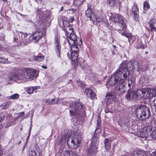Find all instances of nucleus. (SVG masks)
Returning <instances> with one entry per match:
<instances>
[{"label": "nucleus", "instance_id": "nucleus-8", "mask_svg": "<svg viewBox=\"0 0 156 156\" xmlns=\"http://www.w3.org/2000/svg\"><path fill=\"white\" fill-rule=\"evenodd\" d=\"M66 36L68 37V41L71 48H72V47L78 48V45L80 46L82 44L81 40H80L79 43L77 42V37L74 33H70L69 35H67Z\"/></svg>", "mask_w": 156, "mask_h": 156}, {"label": "nucleus", "instance_id": "nucleus-57", "mask_svg": "<svg viewBox=\"0 0 156 156\" xmlns=\"http://www.w3.org/2000/svg\"><path fill=\"white\" fill-rule=\"evenodd\" d=\"M2 1L5 2H6L7 1V0H2Z\"/></svg>", "mask_w": 156, "mask_h": 156}, {"label": "nucleus", "instance_id": "nucleus-47", "mask_svg": "<svg viewBox=\"0 0 156 156\" xmlns=\"http://www.w3.org/2000/svg\"><path fill=\"white\" fill-rule=\"evenodd\" d=\"M50 102V99H48L46 100H44L43 101V102L46 104H49V103Z\"/></svg>", "mask_w": 156, "mask_h": 156}, {"label": "nucleus", "instance_id": "nucleus-58", "mask_svg": "<svg viewBox=\"0 0 156 156\" xmlns=\"http://www.w3.org/2000/svg\"><path fill=\"white\" fill-rule=\"evenodd\" d=\"M134 151H132V152L131 153V156H131V154H132V153H133V152Z\"/></svg>", "mask_w": 156, "mask_h": 156}, {"label": "nucleus", "instance_id": "nucleus-11", "mask_svg": "<svg viewBox=\"0 0 156 156\" xmlns=\"http://www.w3.org/2000/svg\"><path fill=\"white\" fill-rule=\"evenodd\" d=\"M132 156H156V150L150 154L142 150L134 151L131 154Z\"/></svg>", "mask_w": 156, "mask_h": 156}, {"label": "nucleus", "instance_id": "nucleus-12", "mask_svg": "<svg viewBox=\"0 0 156 156\" xmlns=\"http://www.w3.org/2000/svg\"><path fill=\"white\" fill-rule=\"evenodd\" d=\"M40 153L41 150L39 147L35 145L30 147L29 151V156H40Z\"/></svg>", "mask_w": 156, "mask_h": 156}, {"label": "nucleus", "instance_id": "nucleus-61", "mask_svg": "<svg viewBox=\"0 0 156 156\" xmlns=\"http://www.w3.org/2000/svg\"><path fill=\"white\" fill-rule=\"evenodd\" d=\"M110 24L111 25L112 24V23H110Z\"/></svg>", "mask_w": 156, "mask_h": 156}, {"label": "nucleus", "instance_id": "nucleus-7", "mask_svg": "<svg viewBox=\"0 0 156 156\" xmlns=\"http://www.w3.org/2000/svg\"><path fill=\"white\" fill-rule=\"evenodd\" d=\"M98 144V139L93 136L91 139V144L87 151V154L90 156H92L97 152Z\"/></svg>", "mask_w": 156, "mask_h": 156}, {"label": "nucleus", "instance_id": "nucleus-53", "mask_svg": "<svg viewBox=\"0 0 156 156\" xmlns=\"http://www.w3.org/2000/svg\"><path fill=\"white\" fill-rule=\"evenodd\" d=\"M42 67L44 69H46V68H47V67L46 66H42Z\"/></svg>", "mask_w": 156, "mask_h": 156}, {"label": "nucleus", "instance_id": "nucleus-21", "mask_svg": "<svg viewBox=\"0 0 156 156\" xmlns=\"http://www.w3.org/2000/svg\"><path fill=\"white\" fill-rule=\"evenodd\" d=\"M105 147L107 151L111 148L110 141L108 139L105 138L104 141Z\"/></svg>", "mask_w": 156, "mask_h": 156}, {"label": "nucleus", "instance_id": "nucleus-38", "mask_svg": "<svg viewBox=\"0 0 156 156\" xmlns=\"http://www.w3.org/2000/svg\"><path fill=\"white\" fill-rule=\"evenodd\" d=\"M151 134L153 139H156V129H154Z\"/></svg>", "mask_w": 156, "mask_h": 156}, {"label": "nucleus", "instance_id": "nucleus-37", "mask_svg": "<svg viewBox=\"0 0 156 156\" xmlns=\"http://www.w3.org/2000/svg\"><path fill=\"white\" fill-rule=\"evenodd\" d=\"M58 100L56 99H50V102L49 103V104H54L57 103Z\"/></svg>", "mask_w": 156, "mask_h": 156}, {"label": "nucleus", "instance_id": "nucleus-56", "mask_svg": "<svg viewBox=\"0 0 156 156\" xmlns=\"http://www.w3.org/2000/svg\"><path fill=\"white\" fill-rule=\"evenodd\" d=\"M63 9V7L62 6L61 8L60 11H62Z\"/></svg>", "mask_w": 156, "mask_h": 156}, {"label": "nucleus", "instance_id": "nucleus-1", "mask_svg": "<svg viewBox=\"0 0 156 156\" xmlns=\"http://www.w3.org/2000/svg\"><path fill=\"white\" fill-rule=\"evenodd\" d=\"M138 67V62L137 61L133 60L129 62L124 61L116 71L107 80V85L113 86L116 84L117 87H115V89L119 91L121 93L129 91L131 89V87L134 86L135 82L134 80H129L128 83L129 88L126 89L125 79L129 76L130 71H133L136 67Z\"/></svg>", "mask_w": 156, "mask_h": 156}, {"label": "nucleus", "instance_id": "nucleus-41", "mask_svg": "<svg viewBox=\"0 0 156 156\" xmlns=\"http://www.w3.org/2000/svg\"><path fill=\"white\" fill-rule=\"evenodd\" d=\"M17 116L16 117L17 118H22L23 119L24 118V112H22L20 113H18L17 114Z\"/></svg>", "mask_w": 156, "mask_h": 156}, {"label": "nucleus", "instance_id": "nucleus-35", "mask_svg": "<svg viewBox=\"0 0 156 156\" xmlns=\"http://www.w3.org/2000/svg\"><path fill=\"white\" fill-rule=\"evenodd\" d=\"M18 34L19 36H21V40L25 39L27 36V34L26 33H23L22 32H19Z\"/></svg>", "mask_w": 156, "mask_h": 156}, {"label": "nucleus", "instance_id": "nucleus-17", "mask_svg": "<svg viewBox=\"0 0 156 156\" xmlns=\"http://www.w3.org/2000/svg\"><path fill=\"white\" fill-rule=\"evenodd\" d=\"M94 17L93 19H92V21L94 24H96L98 23L104 22L106 25H108V22L107 20L104 19H102L101 17L97 16L95 15H94Z\"/></svg>", "mask_w": 156, "mask_h": 156}, {"label": "nucleus", "instance_id": "nucleus-48", "mask_svg": "<svg viewBox=\"0 0 156 156\" xmlns=\"http://www.w3.org/2000/svg\"><path fill=\"white\" fill-rule=\"evenodd\" d=\"M74 20V18L73 17H71L69 19V21L70 23H72Z\"/></svg>", "mask_w": 156, "mask_h": 156}, {"label": "nucleus", "instance_id": "nucleus-42", "mask_svg": "<svg viewBox=\"0 0 156 156\" xmlns=\"http://www.w3.org/2000/svg\"><path fill=\"white\" fill-rule=\"evenodd\" d=\"M0 62L3 63H9L7 59H5L3 58H0Z\"/></svg>", "mask_w": 156, "mask_h": 156}, {"label": "nucleus", "instance_id": "nucleus-19", "mask_svg": "<svg viewBox=\"0 0 156 156\" xmlns=\"http://www.w3.org/2000/svg\"><path fill=\"white\" fill-rule=\"evenodd\" d=\"M132 12L135 18H137L138 16L139 9L136 3H134L132 7Z\"/></svg>", "mask_w": 156, "mask_h": 156}, {"label": "nucleus", "instance_id": "nucleus-18", "mask_svg": "<svg viewBox=\"0 0 156 156\" xmlns=\"http://www.w3.org/2000/svg\"><path fill=\"white\" fill-rule=\"evenodd\" d=\"M46 10L45 9L41 8L37 9V17L38 16L40 20H42L44 16V13Z\"/></svg>", "mask_w": 156, "mask_h": 156}, {"label": "nucleus", "instance_id": "nucleus-28", "mask_svg": "<svg viewBox=\"0 0 156 156\" xmlns=\"http://www.w3.org/2000/svg\"><path fill=\"white\" fill-rule=\"evenodd\" d=\"M150 8V5L149 3L145 1L144 2L143 4V8L144 10L147 11Z\"/></svg>", "mask_w": 156, "mask_h": 156}, {"label": "nucleus", "instance_id": "nucleus-5", "mask_svg": "<svg viewBox=\"0 0 156 156\" xmlns=\"http://www.w3.org/2000/svg\"><path fill=\"white\" fill-rule=\"evenodd\" d=\"M69 113L72 118L83 116L85 114V111L82 108L83 105L80 102L73 101L70 104Z\"/></svg>", "mask_w": 156, "mask_h": 156}, {"label": "nucleus", "instance_id": "nucleus-55", "mask_svg": "<svg viewBox=\"0 0 156 156\" xmlns=\"http://www.w3.org/2000/svg\"><path fill=\"white\" fill-rule=\"evenodd\" d=\"M17 41V39L15 38H14V42H16Z\"/></svg>", "mask_w": 156, "mask_h": 156}, {"label": "nucleus", "instance_id": "nucleus-20", "mask_svg": "<svg viewBox=\"0 0 156 156\" xmlns=\"http://www.w3.org/2000/svg\"><path fill=\"white\" fill-rule=\"evenodd\" d=\"M125 98L128 100H132L136 98V94L134 92L131 91L126 94Z\"/></svg>", "mask_w": 156, "mask_h": 156}, {"label": "nucleus", "instance_id": "nucleus-32", "mask_svg": "<svg viewBox=\"0 0 156 156\" xmlns=\"http://www.w3.org/2000/svg\"><path fill=\"white\" fill-rule=\"evenodd\" d=\"M19 98V95L17 94H14L9 97V99L12 100L17 99Z\"/></svg>", "mask_w": 156, "mask_h": 156}, {"label": "nucleus", "instance_id": "nucleus-33", "mask_svg": "<svg viewBox=\"0 0 156 156\" xmlns=\"http://www.w3.org/2000/svg\"><path fill=\"white\" fill-rule=\"evenodd\" d=\"M72 3V1L71 0L66 1L63 3L64 7H69Z\"/></svg>", "mask_w": 156, "mask_h": 156}, {"label": "nucleus", "instance_id": "nucleus-59", "mask_svg": "<svg viewBox=\"0 0 156 156\" xmlns=\"http://www.w3.org/2000/svg\"><path fill=\"white\" fill-rule=\"evenodd\" d=\"M2 119L0 117V122L1 121Z\"/></svg>", "mask_w": 156, "mask_h": 156}, {"label": "nucleus", "instance_id": "nucleus-9", "mask_svg": "<svg viewBox=\"0 0 156 156\" xmlns=\"http://www.w3.org/2000/svg\"><path fill=\"white\" fill-rule=\"evenodd\" d=\"M54 49L57 56L58 58H60V54L61 48L60 41L59 36L58 35H55L54 40Z\"/></svg>", "mask_w": 156, "mask_h": 156}, {"label": "nucleus", "instance_id": "nucleus-60", "mask_svg": "<svg viewBox=\"0 0 156 156\" xmlns=\"http://www.w3.org/2000/svg\"><path fill=\"white\" fill-rule=\"evenodd\" d=\"M2 96V94H0V97H1Z\"/></svg>", "mask_w": 156, "mask_h": 156}, {"label": "nucleus", "instance_id": "nucleus-10", "mask_svg": "<svg viewBox=\"0 0 156 156\" xmlns=\"http://www.w3.org/2000/svg\"><path fill=\"white\" fill-rule=\"evenodd\" d=\"M44 34V33L42 31H36L33 33L29 37L30 42L36 43L40 40Z\"/></svg>", "mask_w": 156, "mask_h": 156}, {"label": "nucleus", "instance_id": "nucleus-30", "mask_svg": "<svg viewBox=\"0 0 156 156\" xmlns=\"http://www.w3.org/2000/svg\"><path fill=\"white\" fill-rule=\"evenodd\" d=\"M11 104L10 102H6L3 104L2 106L3 109H5L7 108Z\"/></svg>", "mask_w": 156, "mask_h": 156}, {"label": "nucleus", "instance_id": "nucleus-24", "mask_svg": "<svg viewBox=\"0 0 156 156\" xmlns=\"http://www.w3.org/2000/svg\"><path fill=\"white\" fill-rule=\"evenodd\" d=\"M84 1V0H74L73 4L74 5L76 6H77L79 8V7L82 4Z\"/></svg>", "mask_w": 156, "mask_h": 156}, {"label": "nucleus", "instance_id": "nucleus-36", "mask_svg": "<svg viewBox=\"0 0 156 156\" xmlns=\"http://www.w3.org/2000/svg\"><path fill=\"white\" fill-rule=\"evenodd\" d=\"M34 91V87H28L27 91L28 94H31L33 93Z\"/></svg>", "mask_w": 156, "mask_h": 156}, {"label": "nucleus", "instance_id": "nucleus-40", "mask_svg": "<svg viewBox=\"0 0 156 156\" xmlns=\"http://www.w3.org/2000/svg\"><path fill=\"white\" fill-rule=\"evenodd\" d=\"M78 9L79 8L77 7V6H76L72 4L71 6V8L69 9L75 12L76 10H78Z\"/></svg>", "mask_w": 156, "mask_h": 156}, {"label": "nucleus", "instance_id": "nucleus-31", "mask_svg": "<svg viewBox=\"0 0 156 156\" xmlns=\"http://www.w3.org/2000/svg\"><path fill=\"white\" fill-rule=\"evenodd\" d=\"M76 83L78 86L80 87H83L84 86V81H81L80 79L77 80Z\"/></svg>", "mask_w": 156, "mask_h": 156}, {"label": "nucleus", "instance_id": "nucleus-45", "mask_svg": "<svg viewBox=\"0 0 156 156\" xmlns=\"http://www.w3.org/2000/svg\"><path fill=\"white\" fill-rule=\"evenodd\" d=\"M153 105L156 106V96L154 98L152 103L151 104Z\"/></svg>", "mask_w": 156, "mask_h": 156}, {"label": "nucleus", "instance_id": "nucleus-6", "mask_svg": "<svg viewBox=\"0 0 156 156\" xmlns=\"http://www.w3.org/2000/svg\"><path fill=\"white\" fill-rule=\"evenodd\" d=\"M133 113L136 114V117L140 120L146 119L151 116L150 109L143 105L136 106L133 109Z\"/></svg>", "mask_w": 156, "mask_h": 156}, {"label": "nucleus", "instance_id": "nucleus-39", "mask_svg": "<svg viewBox=\"0 0 156 156\" xmlns=\"http://www.w3.org/2000/svg\"><path fill=\"white\" fill-rule=\"evenodd\" d=\"M128 37V41L130 43H133L135 41V37L134 36H130H130Z\"/></svg>", "mask_w": 156, "mask_h": 156}, {"label": "nucleus", "instance_id": "nucleus-27", "mask_svg": "<svg viewBox=\"0 0 156 156\" xmlns=\"http://www.w3.org/2000/svg\"><path fill=\"white\" fill-rule=\"evenodd\" d=\"M70 33H73V29L71 27H67L66 28L65 34L66 35H69Z\"/></svg>", "mask_w": 156, "mask_h": 156}, {"label": "nucleus", "instance_id": "nucleus-26", "mask_svg": "<svg viewBox=\"0 0 156 156\" xmlns=\"http://www.w3.org/2000/svg\"><path fill=\"white\" fill-rule=\"evenodd\" d=\"M136 47L137 48H144L141 39H139L137 42Z\"/></svg>", "mask_w": 156, "mask_h": 156}, {"label": "nucleus", "instance_id": "nucleus-52", "mask_svg": "<svg viewBox=\"0 0 156 156\" xmlns=\"http://www.w3.org/2000/svg\"><path fill=\"white\" fill-rule=\"evenodd\" d=\"M34 87V90H36L37 89H38V87L35 86V87Z\"/></svg>", "mask_w": 156, "mask_h": 156}, {"label": "nucleus", "instance_id": "nucleus-16", "mask_svg": "<svg viewBox=\"0 0 156 156\" xmlns=\"http://www.w3.org/2000/svg\"><path fill=\"white\" fill-rule=\"evenodd\" d=\"M85 93L87 96L91 99H94L96 96L93 90L90 88L85 89Z\"/></svg>", "mask_w": 156, "mask_h": 156}, {"label": "nucleus", "instance_id": "nucleus-3", "mask_svg": "<svg viewBox=\"0 0 156 156\" xmlns=\"http://www.w3.org/2000/svg\"><path fill=\"white\" fill-rule=\"evenodd\" d=\"M70 138L69 135L68 134H65L62 136H59L57 140V143L58 145L63 146L67 142L68 146L71 148L75 149L79 145L81 141L80 134L76 135L75 133L70 142L69 141Z\"/></svg>", "mask_w": 156, "mask_h": 156}, {"label": "nucleus", "instance_id": "nucleus-50", "mask_svg": "<svg viewBox=\"0 0 156 156\" xmlns=\"http://www.w3.org/2000/svg\"><path fill=\"white\" fill-rule=\"evenodd\" d=\"M68 12L71 14H73L74 12H73V11H72V10H70L69 9H68Z\"/></svg>", "mask_w": 156, "mask_h": 156}, {"label": "nucleus", "instance_id": "nucleus-15", "mask_svg": "<svg viewBox=\"0 0 156 156\" xmlns=\"http://www.w3.org/2000/svg\"><path fill=\"white\" fill-rule=\"evenodd\" d=\"M107 5L111 7L116 6L118 7L119 9L121 6L120 2L119 0H107Z\"/></svg>", "mask_w": 156, "mask_h": 156}, {"label": "nucleus", "instance_id": "nucleus-29", "mask_svg": "<svg viewBox=\"0 0 156 156\" xmlns=\"http://www.w3.org/2000/svg\"><path fill=\"white\" fill-rule=\"evenodd\" d=\"M145 91L143 97L145 99H147L150 97L151 93L149 92V91H147L145 89Z\"/></svg>", "mask_w": 156, "mask_h": 156}, {"label": "nucleus", "instance_id": "nucleus-23", "mask_svg": "<svg viewBox=\"0 0 156 156\" xmlns=\"http://www.w3.org/2000/svg\"><path fill=\"white\" fill-rule=\"evenodd\" d=\"M145 89H142L141 90H137L136 93H135L136 94V97L138 96H140V97H144V94L145 92Z\"/></svg>", "mask_w": 156, "mask_h": 156}, {"label": "nucleus", "instance_id": "nucleus-2", "mask_svg": "<svg viewBox=\"0 0 156 156\" xmlns=\"http://www.w3.org/2000/svg\"><path fill=\"white\" fill-rule=\"evenodd\" d=\"M37 74V71L34 69L23 68L12 74L9 78L18 83H23L32 80L34 77H36Z\"/></svg>", "mask_w": 156, "mask_h": 156}, {"label": "nucleus", "instance_id": "nucleus-43", "mask_svg": "<svg viewBox=\"0 0 156 156\" xmlns=\"http://www.w3.org/2000/svg\"><path fill=\"white\" fill-rule=\"evenodd\" d=\"M151 31H156V27H155L154 25H152L151 23H149Z\"/></svg>", "mask_w": 156, "mask_h": 156}, {"label": "nucleus", "instance_id": "nucleus-34", "mask_svg": "<svg viewBox=\"0 0 156 156\" xmlns=\"http://www.w3.org/2000/svg\"><path fill=\"white\" fill-rule=\"evenodd\" d=\"M106 103L107 104H109L112 103L113 99L110 96H108V95L106 96Z\"/></svg>", "mask_w": 156, "mask_h": 156}, {"label": "nucleus", "instance_id": "nucleus-51", "mask_svg": "<svg viewBox=\"0 0 156 156\" xmlns=\"http://www.w3.org/2000/svg\"><path fill=\"white\" fill-rule=\"evenodd\" d=\"M113 153H114V148H113L112 149V151H111V152H110V153L111 154H112Z\"/></svg>", "mask_w": 156, "mask_h": 156}, {"label": "nucleus", "instance_id": "nucleus-4", "mask_svg": "<svg viewBox=\"0 0 156 156\" xmlns=\"http://www.w3.org/2000/svg\"><path fill=\"white\" fill-rule=\"evenodd\" d=\"M109 17V20L112 23H118L120 29H118L119 31L122 35L127 37H129V34L127 33L125 30L127 28V27L124 20V19L122 16L119 14L110 13L108 15Z\"/></svg>", "mask_w": 156, "mask_h": 156}, {"label": "nucleus", "instance_id": "nucleus-44", "mask_svg": "<svg viewBox=\"0 0 156 156\" xmlns=\"http://www.w3.org/2000/svg\"><path fill=\"white\" fill-rule=\"evenodd\" d=\"M151 23L152 25H154L156 23V20L154 18L152 19L151 20L149 23Z\"/></svg>", "mask_w": 156, "mask_h": 156}, {"label": "nucleus", "instance_id": "nucleus-25", "mask_svg": "<svg viewBox=\"0 0 156 156\" xmlns=\"http://www.w3.org/2000/svg\"><path fill=\"white\" fill-rule=\"evenodd\" d=\"M33 58L35 61L41 62L43 61L44 59V57L43 56H34Z\"/></svg>", "mask_w": 156, "mask_h": 156}, {"label": "nucleus", "instance_id": "nucleus-54", "mask_svg": "<svg viewBox=\"0 0 156 156\" xmlns=\"http://www.w3.org/2000/svg\"><path fill=\"white\" fill-rule=\"evenodd\" d=\"M20 15L22 16H25V17H26L27 16V15H23V14H20Z\"/></svg>", "mask_w": 156, "mask_h": 156}, {"label": "nucleus", "instance_id": "nucleus-22", "mask_svg": "<svg viewBox=\"0 0 156 156\" xmlns=\"http://www.w3.org/2000/svg\"><path fill=\"white\" fill-rule=\"evenodd\" d=\"M85 13L86 16L90 18L91 20L92 19H93V17H94V15H95L94 14L92 13L91 9L88 8L86 10Z\"/></svg>", "mask_w": 156, "mask_h": 156}, {"label": "nucleus", "instance_id": "nucleus-46", "mask_svg": "<svg viewBox=\"0 0 156 156\" xmlns=\"http://www.w3.org/2000/svg\"><path fill=\"white\" fill-rule=\"evenodd\" d=\"M6 122H7V124L5 126L6 127H9L11 125V121H9L8 122V120H7Z\"/></svg>", "mask_w": 156, "mask_h": 156}, {"label": "nucleus", "instance_id": "nucleus-49", "mask_svg": "<svg viewBox=\"0 0 156 156\" xmlns=\"http://www.w3.org/2000/svg\"><path fill=\"white\" fill-rule=\"evenodd\" d=\"M32 122L31 121V122L30 126V128L29 129V134H30V132H31V128H32Z\"/></svg>", "mask_w": 156, "mask_h": 156}, {"label": "nucleus", "instance_id": "nucleus-14", "mask_svg": "<svg viewBox=\"0 0 156 156\" xmlns=\"http://www.w3.org/2000/svg\"><path fill=\"white\" fill-rule=\"evenodd\" d=\"M153 129L152 126L151 125L145 126L143 132L140 133V135L142 137L147 138L148 136V134Z\"/></svg>", "mask_w": 156, "mask_h": 156}, {"label": "nucleus", "instance_id": "nucleus-13", "mask_svg": "<svg viewBox=\"0 0 156 156\" xmlns=\"http://www.w3.org/2000/svg\"><path fill=\"white\" fill-rule=\"evenodd\" d=\"M71 58L72 62H75L78 59V52L79 51L78 48H75L72 47L71 48Z\"/></svg>", "mask_w": 156, "mask_h": 156}]
</instances>
